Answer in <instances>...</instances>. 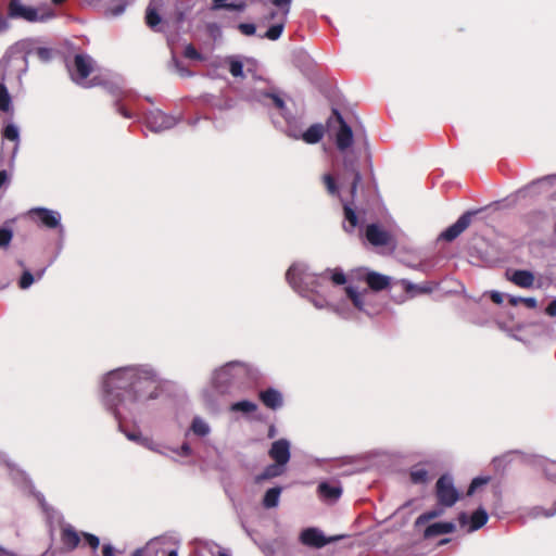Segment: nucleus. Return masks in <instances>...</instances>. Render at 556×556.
Instances as JSON below:
<instances>
[{
	"label": "nucleus",
	"instance_id": "4468645a",
	"mask_svg": "<svg viewBox=\"0 0 556 556\" xmlns=\"http://www.w3.org/2000/svg\"><path fill=\"white\" fill-rule=\"evenodd\" d=\"M489 516L484 508L480 507L472 513L470 518L466 513H460L457 520L462 527L469 523L468 532H473L482 528L488 522Z\"/></svg>",
	"mask_w": 556,
	"mask_h": 556
},
{
	"label": "nucleus",
	"instance_id": "dca6fc26",
	"mask_svg": "<svg viewBox=\"0 0 556 556\" xmlns=\"http://www.w3.org/2000/svg\"><path fill=\"white\" fill-rule=\"evenodd\" d=\"M268 455L275 463L286 466L290 459V444L287 440L280 439L271 444Z\"/></svg>",
	"mask_w": 556,
	"mask_h": 556
},
{
	"label": "nucleus",
	"instance_id": "37998d69",
	"mask_svg": "<svg viewBox=\"0 0 556 556\" xmlns=\"http://www.w3.org/2000/svg\"><path fill=\"white\" fill-rule=\"evenodd\" d=\"M85 542L88 544V546L93 551L96 552L99 546H100V540L97 535L94 534H91V533H87V532H83L81 533Z\"/></svg>",
	"mask_w": 556,
	"mask_h": 556
},
{
	"label": "nucleus",
	"instance_id": "49530a36",
	"mask_svg": "<svg viewBox=\"0 0 556 556\" xmlns=\"http://www.w3.org/2000/svg\"><path fill=\"white\" fill-rule=\"evenodd\" d=\"M238 29L245 36H252L256 31L255 25L251 23H240Z\"/></svg>",
	"mask_w": 556,
	"mask_h": 556
},
{
	"label": "nucleus",
	"instance_id": "69168bd1",
	"mask_svg": "<svg viewBox=\"0 0 556 556\" xmlns=\"http://www.w3.org/2000/svg\"><path fill=\"white\" fill-rule=\"evenodd\" d=\"M518 302H520L519 298H511L509 300V303L513 304V305H516Z\"/></svg>",
	"mask_w": 556,
	"mask_h": 556
},
{
	"label": "nucleus",
	"instance_id": "8fccbe9b",
	"mask_svg": "<svg viewBox=\"0 0 556 556\" xmlns=\"http://www.w3.org/2000/svg\"><path fill=\"white\" fill-rule=\"evenodd\" d=\"M520 302L523 303L528 308H535L538 302L534 298H519Z\"/></svg>",
	"mask_w": 556,
	"mask_h": 556
},
{
	"label": "nucleus",
	"instance_id": "79ce46f5",
	"mask_svg": "<svg viewBox=\"0 0 556 556\" xmlns=\"http://www.w3.org/2000/svg\"><path fill=\"white\" fill-rule=\"evenodd\" d=\"M13 238V231L9 228H0V248H8Z\"/></svg>",
	"mask_w": 556,
	"mask_h": 556
},
{
	"label": "nucleus",
	"instance_id": "e433bc0d",
	"mask_svg": "<svg viewBox=\"0 0 556 556\" xmlns=\"http://www.w3.org/2000/svg\"><path fill=\"white\" fill-rule=\"evenodd\" d=\"M229 72L233 77H243V64L242 62L229 59Z\"/></svg>",
	"mask_w": 556,
	"mask_h": 556
},
{
	"label": "nucleus",
	"instance_id": "f3484780",
	"mask_svg": "<svg viewBox=\"0 0 556 556\" xmlns=\"http://www.w3.org/2000/svg\"><path fill=\"white\" fill-rule=\"evenodd\" d=\"M365 236L368 242L375 247L388 245L391 240L390 233L376 224L366 227Z\"/></svg>",
	"mask_w": 556,
	"mask_h": 556
},
{
	"label": "nucleus",
	"instance_id": "ea45409f",
	"mask_svg": "<svg viewBox=\"0 0 556 556\" xmlns=\"http://www.w3.org/2000/svg\"><path fill=\"white\" fill-rule=\"evenodd\" d=\"M489 481H490L489 477H477V478L472 479V481L467 490V495L468 496L472 495L478 488H480L483 484H486Z\"/></svg>",
	"mask_w": 556,
	"mask_h": 556
},
{
	"label": "nucleus",
	"instance_id": "3c124183",
	"mask_svg": "<svg viewBox=\"0 0 556 556\" xmlns=\"http://www.w3.org/2000/svg\"><path fill=\"white\" fill-rule=\"evenodd\" d=\"M545 312L551 317L556 316V300H553L552 302L548 303V305L545 308Z\"/></svg>",
	"mask_w": 556,
	"mask_h": 556
},
{
	"label": "nucleus",
	"instance_id": "680f3d73",
	"mask_svg": "<svg viewBox=\"0 0 556 556\" xmlns=\"http://www.w3.org/2000/svg\"><path fill=\"white\" fill-rule=\"evenodd\" d=\"M146 552V548H137L132 552L131 556H142V554Z\"/></svg>",
	"mask_w": 556,
	"mask_h": 556
},
{
	"label": "nucleus",
	"instance_id": "0eeeda50",
	"mask_svg": "<svg viewBox=\"0 0 556 556\" xmlns=\"http://www.w3.org/2000/svg\"><path fill=\"white\" fill-rule=\"evenodd\" d=\"M435 496L438 504L442 507H452L459 500V493L455 489L451 477L443 475L438 479Z\"/></svg>",
	"mask_w": 556,
	"mask_h": 556
},
{
	"label": "nucleus",
	"instance_id": "6e6552de",
	"mask_svg": "<svg viewBox=\"0 0 556 556\" xmlns=\"http://www.w3.org/2000/svg\"><path fill=\"white\" fill-rule=\"evenodd\" d=\"M332 117L339 124V129L336 134V146L339 151L345 152L353 144V131L348 125L339 110L332 109Z\"/></svg>",
	"mask_w": 556,
	"mask_h": 556
},
{
	"label": "nucleus",
	"instance_id": "7ed1b4c3",
	"mask_svg": "<svg viewBox=\"0 0 556 556\" xmlns=\"http://www.w3.org/2000/svg\"><path fill=\"white\" fill-rule=\"evenodd\" d=\"M27 51L23 43L11 46L0 61V81L7 83L13 78L21 79L27 71Z\"/></svg>",
	"mask_w": 556,
	"mask_h": 556
},
{
	"label": "nucleus",
	"instance_id": "f8f14e48",
	"mask_svg": "<svg viewBox=\"0 0 556 556\" xmlns=\"http://www.w3.org/2000/svg\"><path fill=\"white\" fill-rule=\"evenodd\" d=\"M355 278L365 281L372 291H382L390 286V278L377 271H355Z\"/></svg>",
	"mask_w": 556,
	"mask_h": 556
},
{
	"label": "nucleus",
	"instance_id": "bb28decb",
	"mask_svg": "<svg viewBox=\"0 0 556 556\" xmlns=\"http://www.w3.org/2000/svg\"><path fill=\"white\" fill-rule=\"evenodd\" d=\"M5 84L0 81V112L12 113V99Z\"/></svg>",
	"mask_w": 556,
	"mask_h": 556
},
{
	"label": "nucleus",
	"instance_id": "f257e3e1",
	"mask_svg": "<svg viewBox=\"0 0 556 556\" xmlns=\"http://www.w3.org/2000/svg\"><path fill=\"white\" fill-rule=\"evenodd\" d=\"M343 180H351V203H343V213L345 220L349 222V227L343 226L344 230L348 232H352L354 228L358 225V217L356 215L355 210L352 207L354 200L357 194V190L362 187V180H367L368 182H372L374 187H376L374 169L371 165L370 156H366L363 167H361L359 162L356 157L351 154H345L343 157Z\"/></svg>",
	"mask_w": 556,
	"mask_h": 556
},
{
	"label": "nucleus",
	"instance_id": "423d86ee",
	"mask_svg": "<svg viewBox=\"0 0 556 556\" xmlns=\"http://www.w3.org/2000/svg\"><path fill=\"white\" fill-rule=\"evenodd\" d=\"M8 9L11 17H20L27 22H43L54 16L51 10L39 12L38 9L26 7L18 0H11Z\"/></svg>",
	"mask_w": 556,
	"mask_h": 556
},
{
	"label": "nucleus",
	"instance_id": "4d7b16f0",
	"mask_svg": "<svg viewBox=\"0 0 556 556\" xmlns=\"http://www.w3.org/2000/svg\"><path fill=\"white\" fill-rule=\"evenodd\" d=\"M123 11H124V5L119 4V5H116L115 8H113L111 12H112V15L117 16V15L122 14Z\"/></svg>",
	"mask_w": 556,
	"mask_h": 556
},
{
	"label": "nucleus",
	"instance_id": "1a4fd4ad",
	"mask_svg": "<svg viewBox=\"0 0 556 556\" xmlns=\"http://www.w3.org/2000/svg\"><path fill=\"white\" fill-rule=\"evenodd\" d=\"M176 123L177 121L174 116L167 115L160 110L151 111L146 116L147 127L154 132L170 129Z\"/></svg>",
	"mask_w": 556,
	"mask_h": 556
},
{
	"label": "nucleus",
	"instance_id": "5701e85b",
	"mask_svg": "<svg viewBox=\"0 0 556 556\" xmlns=\"http://www.w3.org/2000/svg\"><path fill=\"white\" fill-rule=\"evenodd\" d=\"M285 472V466L280 464H271L265 467V469L255 477V483H262L265 480L279 477Z\"/></svg>",
	"mask_w": 556,
	"mask_h": 556
},
{
	"label": "nucleus",
	"instance_id": "c03bdc74",
	"mask_svg": "<svg viewBox=\"0 0 556 556\" xmlns=\"http://www.w3.org/2000/svg\"><path fill=\"white\" fill-rule=\"evenodd\" d=\"M34 282V276L30 271L25 270L18 280V287L21 289L29 288Z\"/></svg>",
	"mask_w": 556,
	"mask_h": 556
},
{
	"label": "nucleus",
	"instance_id": "ddd939ff",
	"mask_svg": "<svg viewBox=\"0 0 556 556\" xmlns=\"http://www.w3.org/2000/svg\"><path fill=\"white\" fill-rule=\"evenodd\" d=\"M472 212L464 213L453 225L447 227L441 235L440 239L452 242L455 240L460 233H463L471 224Z\"/></svg>",
	"mask_w": 556,
	"mask_h": 556
},
{
	"label": "nucleus",
	"instance_id": "20e7f679",
	"mask_svg": "<svg viewBox=\"0 0 556 556\" xmlns=\"http://www.w3.org/2000/svg\"><path fill=\"white\" fill-rule=\"evenodd\" d=\"M159 380L152 370L139 369L131 391H129V402L149 400L156 395Z\"/></svg>",
	"mask_w": 556,
	"mask_h": 556
},
{
	"label": "nucleus",
	"instance_id": "c9c22d12",
	"mask_svg": "<svg viewBox=\"0 0 556 556\" xmlns=\"http://www.w3.org/2000/svg\"><path fill=\"white\" fill-rule=\"evenodd\" d=\"M323 181L325 184V187L327 189V192L330 194V195H338L339 194V189H338V185L336 182V179L334 177L331 175V174H325L323 176Z\"/></svg>",
	"mask_w": 556,
	"mask_h": 556
},
{
	"label": "nucleus",
	"instance_id": "2eb2a0df",
	"mask_svg": "<svg viewBox=\"0 0 556 556\" xmlns=\"http://www.w3.org/2000/svg\"><path fill=\"white\" fill-rule=\"evenodd\" d=\"M334 540V538H326L320 531H318L315 528L305 529L301 533L302 543L307 546H313L316 548H321Z\"/></svg>",
	"mask_w": 556,
	"mask_h": 556
},
{
	"label": "nucleus",
	"instance_id": "864d4df0",
	"mask_svg": "<svg viewBox=\"0 0 556 556\" xmlns=\"http://www.w3.org/2000/svg\"><path fill=\"white\" fill-rule=\"evenodd\" d=\"M491 300L495 304H502L503 303V295H502V293L494 291V292L491 293Z\"/></svg>",
	"mask_w": 556,
	"mask_h": 556
},
{
	"label": "nucleus",
	"instance_id": "b1692460",
	"mask_svg": "<svg viewBox=\"0 0 556 556\" xmlns=\"http://www.w3.org/2000/svg\"><path fill=\"white\" fill-rule=\"evenodd\" d=\"M324 127L323 125L320 124H314L312 126H309L305 131L304 134L302 135V139L306 142V143H317L319 142L323 137H324Z\"/></svg>",
	"mask_w": 556,
	"mask_h": 556
},
{
	"label": "nucleus",
	"instance_id": "e2e57ef3",
	"mask_svg": "<svg viewBox=\"0 0 556 556\" xmlns=\"http://www.w3.org/2000/svg\"><path fill=\"white\" fill-rule=\"evenodd\" d=\"M127 438L132 441H137L139 439L136 433H127Z\"/></svg>",
	"mask_w": 556,
	"mask_h": 556
},
{
	"label": "nucleus",
	"instance_id": "58836bf2",
	"mask_svg": "<svg viewBox=\"0 0 556 556\" xmlns=\"http://www.w3.org/2000/svg\"><path fill=\"white\" fill-rule=\"evenodd\" d=\"M543 471L549 480L556 481V460H545Z\"/></svg>",
	"mask_w": 556,
	"mask_h": 556
},
{
	"label": "nucleus",
	"instance_id": "052dcab7",
	"mask_svg": "<svg viewBox=\"0 0 556 556\" xmlns=\"http://www.w3.org/2000/svg\"><path fill=\"white\" fill-rule=\"evenodd\" d=\"M403 283H404V289L406 292H410V291L417 289V287L414 286L413 283H410L409 281H404Z\"/></svg>",
	"mask_w": 556,
	"mask_h": 556
},
{
	"label": "nucleus",
	"instance_id": "f03ea898",
	"mask_svg": "<svg viewBox=\"0 0 556 556\" xmlns=\"http://www.w3.org/2000/svg\"><path fill=\"white\" fill-rule=\"evenodd\" d=\"M138 368L127 367L110 371L103 381V400L115 409L121 403L129 401V391L134 387Z\"/></svg>",
	"mask_w": 556,
	"mask_h": 556
},
{
	"label": "nucleus",
	"instance_id": "a878e982",
	"mask_svg": "<svg viewBox=\"0 0 556 556\" xmlns=\"http://www.w3.org/2000/svg\"><path fill=\"white\" fill-rule=\"evenodd\" d=\"M317 279L331 280L333 285L342 286L346 282V276L339 269H327L320 275H317Z\"/></svg>",
	"mask_w": 556,
	"mask_h": 556
},
{
	"label": "nucleus",
	"instance_id": "4c0bfd02",
	"mask_svg": "<svg viewBox=\"0 0 556 556\" xmlns=\"http://www.w3.org/2000/svg\"><path fill=\"white\" fill-rule=\"evenodd\" d=\"M184 56L194 61H203L204 56L194 48L193 45L189 43L184 50Z\"/></svg>",
	"mask_w": 556,
	"mask_h": 556
},
{
	"label": "nucleus",
	"instance_id": "603ef678",
	"mask_svg": "<svg viewBox=\"0 0 556 556\" xmlns=\"http://www.w3.org/2000/svg\"><path fill=\"white\" fill-rule=\"evenodd\" d=\"M102 556H114V547L111 544H104L102 547Z\"/></svg>",
	"mask_w": 556,
	"mask_h": 556
},
{
	"label": "nucleus",
	"instance_id": "39448f33",
	"mask_svg": "<svg viewBox=\"0 0 556 556\" xmlns=\"http://www.w3.org/2000/svg\"><path fill=\"white\" fill-rule=\"evenodd\" d=\"M93 59L83 53L75 54L72 65H68V72L73 81L85 88L91 86L87 78L93 72Z\"/></svg>",
	"mask_w": 556,
	"mask_h": 556
},
{
	"label": "nucleus",
	"instance_id": "393cba45",
	"mask_svg": "<svg viewBox=\"0 0 556 556\" xmlns=\"http://www.w3.org/2000/svg\"><path fill=\"white\" fill-rule=\"evenodd\" d=\"M282 492V488L274 486L268 489L263 497L262 504L265 508H274L279 504L280 494Z\"/></svg>",
	"mask_w": 556,
	"mask_h": 556
},
{
	"label": "nucleus",
	"instance_id": "2f4dec72",
	"mask_svg": "<svg viewBox=\"0 0 556 556\" xmlns=\"http://www.w3.org/2000/svg\"><path fill=\"white\" fill-rule=\"evenodd\" d=\"M191 430L199 437H205L210 432V427L203 419L195 417L192 420Z\"/></svg>",
	"mask_w": 556,
	"mask_h": 556
},
{
	"label": "nucleus",
	"instance_id": "6ab92c4d",
	"mask_svg": "<svg viewBox=\"0 0 556 556\" xmlns=\"http://www.w3.org/2000/svg\"><path fill=\"white\" fill-rule=\"evenodd\" d=\"M318 496L326 502H337L341 494L342 488L338 482H320L317 486Z\"/></svg>",
	"mask_w": 556,
	"mask_h": 556
},
{
	"label": "nucleus",
	"instance_id": "bf43d9fd",
	"mask_svg": "<svg viewBox=\"0 0 556 556\" xmlns=\"http://www.w3.org/2000/svg\"><path fill=\"white\" fill-rule=\"evenodd\" d=\"M37 53L42 59H47L49 56V50L45 48H39Z\"/></svg>",
	"mask_w": 556,
	"mask_h": 556
},
{
	"label": "nucleus",
	"instance_id": "a211bd4d",
	"mask_svg": "<svg viewBox=\"0 0 556 556\" xmlns=\"http://www.w3.org/2000/svg\"><path fill=\"white\" fill-rule=\"evenodd\" d=\"M60 540L65 549L74 551L80 543V535L72 525L67 523L61 527Z\"/></svg>",
	"mask_w": 556,
	"mask_h": 556
},
{
	"label": "nucleus",
	"instance_id": "7c9ffc66",
	"mask_svg": "<svg viewBox=\"0 0 556 556\" xmlns=\"http://www.w3.org/2000/svg\"><path fill=\"white\" fill-rule=\"evenodd\" d=\"M227 0H213L212 10H220L226 9L230 11H243L245 9V3H227Z\"/></svg>",
	"mask_w": 556,
	"mask_h": 556
},
{
	"label": "nucleus",
	"instance_id": "c85d7f7f",
	"mask_svg": "<svg viewBox=\"0 0 556 556\" xmlns=\"http://www.w3.org/2000/svg\"><path fill=\"white\" fill-rule=\"evenodd\" d=\"M287 17L282 16L281 21L275 25H271L267 31L262 36V38H267L269 40H277L285 28Z\"/></svg>",
	"mask_w": 556,
	"mask_h": 556
},
{
	"label": "nucleus",
	"instance_id": "5fc2aeb1",
	"mask_svg": "<svg viewBox=\"0 0 556 556\" xmlns=\"http://www.w3.org/2000/svg\"><path fill=\"white\" fill-rule=\"evenodd\" d=\"M117 111L119 112L121 115H123L126 118L131 117V114L121 104H118Z\"/></svg>",
	"mask_w": 556,
	"mask_h": 556
},
{
	"label": "nucleus",
	"instance_id": "774afa93",
	"mask_svg": "<svg viewBox=\"0 0 556 556\" xmlns=\"http://www.w3.org/2000/svg\"><path fill=\"white\" fill-rule=\"evenodd\" d=\"M167 556H178L177 551L172 549L170 552H168Z\"/></svg>",
	"mask_w": 556,
	"mask_h": 556
},
{
	"label": "nucleus",
	"instance_id": "473e14b6",
	"mask_svg": "<svg viewBox=\"0 0 556 556\" xmlns=\"http://www.w3.org/2000/svg\"><path fill=\"white\" fill-rule=\"evenodd\" d=\"M161 21H162V18H161V15L159 14L157 10L154 7L149 5L146 11L147 25L151 28H154L155 26H157L161 23Z\"/></svg>",
	"mask_w": 556,
	"mask_h": 556
},
{
	"label": "nucleus",
	"instance_id": "4be33fe9",
	"mask_svg": "<svg viewBox=\"0 0 556 556\" xmlns=\"http://www.w3.org/2000/svg\"><path fill=\"white\" fill-rule=\"evenodd\" d=\"M456 526L453 522H434L428 526L424 531V538L430 539L441 534L453 533Z\"/></svg>",
	"mask_w": 556,
	"mask_h": 556
},
{
	"label": "nucleus",
	"instance_id": "de8ad7c7",
	"mask_svg": "<svg viewBox=\"0 0 556 556\" xmlns=\"http://www.w3.org/2000/svg\"><path fill=\"white\" fill-rule=\"evenodd\" d=\"M265 97L271 99L274 105L278 109V110H282L285 109V101L277 94L275 93H271V92H266L264 94Z\"/></svg>",
	"mask_w": 556,
	"mask_h": 556
},
{
	"label": "nucleus",
	"instance_id": "338daca9",
	"mask_svg": "<svg viewBox=\"0 0 556 556\" xmlns=\"http://www.w3.org/2000/svg\"><path fill=\"white\" fill-rule=\"evenodd\" d=\"M276 16H277V12L271 11V12L269 13V15H268V17H267V18H268V20H274Z\"/></svg>",
	"mask_w": 556,
	"mask_h": 556
},
{
	"label": "nucleus",
	"instance_id": "09e8293b",
	"mask_svg": "<svg viewBox=\"0 0 556 556\" xmlns=\"http://www.w3.org/2000/svg\"><path fill=\"white\" fill-rule=\"evenodd\" d=\"M239 365V363H229L227 364L226 366H224L217 374V377L218 379L222 378V377H226V376H229L230 374V370L232 369V367Z\"/></svg>",
	"mask_w": 556,
	"mask_h": 556
},
{
	"label": "nucleus",
	"instance_id": "a19ab883",
	"mask_svg": "<svg viewBox=\"0 0 556 556\" xmlns=\"http://www.w3.org/2000/svg\"><path fill=\"white\" fill-rule=\"evenodd\" d=\"M2 136L10 141H17L18 140V129L14 125L9 124L4 127V129L2 131Z\"/></svg>",
	"mask_w": 556,
	"mask_h": 556
},
{
	"label": "nucleus",
	"instance_id": "412c9836",
	"mask_svg": "<svg viewBox=\"0 0 556 556\" xmlns=\"http://www.w3.org/2000/svg\"><path fill=\"white\" fill-rule=\"evenodd\" d=\"M260 400L266 407L274 410L282 405L281 393L273 388H268L264 391H261Z\"/></svg>",
	"mask_w": 556,
	"mask_h": 556
},
{
	"label": "nucleus",
	"instance_id": "aec40b11",
	"mask_svg": "<svg viewBox=\"0 0 556 556\" xmlns=\"http://www.w3.org/2000/svg\"><path fill=\"white\" fill-rule=\"evenodd\" d=\"M534 279L533 273L526 269H517L508 277L514 285L525 289L532 288Z\"/></svg>",
	"mask_w": 556,
	"mask_h": 556
},
{
	"label": "nucleus",
	"instance_id": "9b49d317",
	"mask_svg": "<svg viewBox=\"0 0 556 556\" xmlns=\"http://www.w3.org/2000/svg\"><path fill=\"white\" fill-rule=\"evenodd\" d=\"M286 279L294 290H299L303 283H314L317 280V275L306 273L299 265H292L286 273Z\"/></svg>",
	"mask_w": 556,
	"mask_h": 556
},
{
	"label": "nucleus",
	"instance_id": "f704fd0d",
	"mask_svg": "<svg viewBox=\"0 0 556 556\" xmlns=\"http://www.w3.org/2000/svg\"><path fill=\"white\" fill-rule=\"evenodd\" d=\"M345 293L348 295V298L352 301L353 305L357 308V309H363L364 308V300H363V296L359 292H357L353 287L351 286H348L345 288Z\"/></svg>",
	"mask_w": 556,
	"mask_h": 556
},
{
	"label": "nucleus",
	"instance_id": "72a5a7b5",
	"mask_svg": "<svg viewBox=\"0 0 556 556\" xmlns=\"http://www.w3.org/2000/svg\"><path fill=\"white\" fill-rule=\"evenodd\" d=\"M257 409V405L251 401H239L231 405V410L242 413H254Z\"/></svg>",
	"mask_w": 556,
	"mask_h": 556
},
{
	"label": "nucleus",
	"instance_id": "c756f323",
	"mask_svg": "<svg viewBox=\"0 0 556 556\" xmlns=\"http://www.w3.org/2000/svg\"><path fill=\"white\" fill-rule=\"evenodd\" d=\"M410 480L415 484H424L428 481V470L424 467L416 466L410 470Z\"/></svg>",
	"mask_w": 556,
	"mask_h": 556
},
{
	"label": "nucleus",
	"instance_id": "6e6d98bb",
	"mask_svg": "<svg viewBox=\"0 0 556 556\" xmlns=\"http://www.w3.org/2000/svg\"><path fill=\"white\" fill-rule=\"evenodd\" d=\"M8 22L3 17V15L0 13V33L4 31L8 28Z\"/></svg>",
	"mask_w": 556,
	"mask_h": 556
},
{
	"label": "nucleus",
	"instance_id": "a18cd8bd",
	"mask_svg": "<svg viewBox=\"0 0 556 556\" xmlns=\"http://www.w3.org/2000/svg\"><path fill=\"white\" fill-rule=\"evenodd\" d=\"M292 0H271V3L280 8L282 11V16L287 17L288 13L290 12V4Z\"/></svg>",
	"mask_w": 556,
	"mask_h": 556
},
{
	"label": "nucleus",
	"instance_id": "0e129e2a",
	"mask_svg": "<svg viewBox=\"0 0 556 556\" xmlns=\"http://www.w3.org/2000/svg\"><path fill=\"white\" fill-rule=\"evenodd\" d=\"M553 178H556V175L545 176V177L539 179L538 181L540 182V181L549 180V179H553Z\"/></svg>",
	"mask_w": 556,
	"mask_h": 556
},
{
	"label": "nucleus",
	"instance_id": "9d476101",
	"mask_svg": "<svg viewBox=\"0 0 556 556\" xmlns=\"http://www.w3.org/2000/svg\"><path fill=\"white\" fill-rule=\"evenodd\" d=\"M28 215L34 222L46 228L55 229L60 226L61 216L55 211L46 207H35L28 212Z\"/></svg>",
	"mask_w": 556,
	"mask_h": 556
},
{
	"label": "nucleus",
	"instance_id": "cd10ccee",
	"mask_svg": "<svg viewBox=\"0 0 556 556\" xmlns=\"http://www.w3.org/2000/svg\"><path fill=\"white\" fill-rule=\"evenodd\" d=\"M443 513L444 509L442 507L428 510L421 514L419 517H417V519L415 520V527H420L432 519L439 518L443 515Z\"/></svg>",
	"mask_w": 556,
	"mask_h": 556
},
{
	"label": "nucleus",
	"instance_id": "13d9d810",
	"mask_svg": "<svg viewBox=\"0 0 556 556\" xmlns=\"http://www.w3.org/2000/svg\"><path fill=\"white\" fill-rule=\"evenodd\" d=\"M8 181V174L5 170L0 172V188Z\"/></svg>",
	"mask_w": 556,
	"mask_h": 556
}]
</instances>
